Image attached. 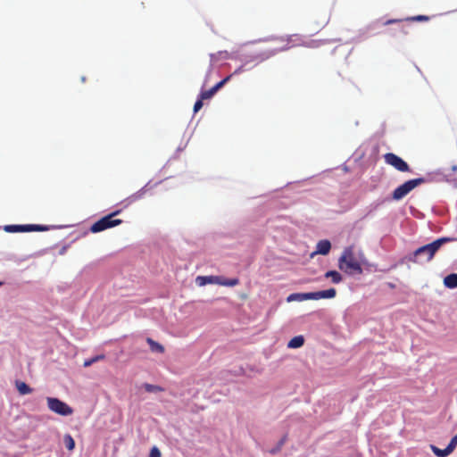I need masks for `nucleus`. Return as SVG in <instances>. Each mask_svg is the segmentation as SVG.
<instances>
[{"label": "nucleus", "instance_id": "393cba45", "mask_svg": "<svg viewBox=\"0 0 457 457\" xmlns=\"http://www.w3.org/2000/svg\"><path fill=\"white\" fill-rule=\"evenodd\" d=\"M145 388L147 392H154V391L162 390V388L160 386L150 385V384H145Z\"/></svg>", "mask_w": 457, "mask_h": 457}, {"label": "nucleus", "instance_id": "c85d7f7f", "mask_svg": "<svg viewBox=\"0 0 457 457\" xmlns=\"http://www.w3.org/2000/svg\"><path fill=\"white\" fill-rule=\"evenodd\" d=\"M96 362L100 361V360H104V354H100V355H96L94 357Z\"/></svg>", "mask_w": 457, "mask_h": 457}, {"label": "nucleus", "instance_id": "a211bd4d", "mask_svg": "<svg viewBox=\"0 0 457 457\" xmlns=\"http://www.w3.org/2000/svg\"><path fill=\"white\" fill-rule=\"evenodd\" d=\"M238 284H239V279L238 278L228 279V278H224L220 277V285H221V286L235 287V286H237Z\"/></svg>", "mask_w": 457, "mask_h": 457}, {"label": "nucleus", "instance_id": "0eeeda50", "mask_svg": "<svg viewBox=\"0 0 457 457\" xmlns=\"http://www.w3.org/2000/svg\"><path fill=\"white\" fill-rule=\"evenodd\" d=\"M385 162L396 170L401 172H409L411 170L409 164L401 157L393 153H386L384 154Z\"/></svg>", "mask_w": 457, "mask_h": 457}, {"label": "nucleus", "instance_id": "39448f33", "mask_svg": "<svg viewBox=\"0 0 457 457\" xmlns=\"http://www.w3.org/2000/svg\"><path fill=\"white\" fill-rule=\"evenodd\" d=\"M425 182V179L418 178L405 181L397 187L392 193V199L395 201L402 200L411 191Z\"/></svg>", "mask_w": 457, "mask_h": 457}, {"label": "nucleus", "instance_id": "2eb2a0df", "mask_svg": "<svg viewBox=\"0 0 457 457\" xmlns=\"http://www.w3.org/2000/svg\"><path fill=\"white\" fill-rule=\"evenodd\" d=\"M278 40L280 42H286L287 44L285 46L279 47L278 49H274V50L270 51L269 54H267V55H265L264 57L262 58V60L266 59V58H269L271 55L276 54L279 51H285V50L289 49L290 46H289V39L288 38L285 39V38L281 37V38H278Z\"/></svg>", "mask_w": 457, "mask_h": 457}, {"label": "nucleus", "instance_id": "412c9836", "mask_svg": "<svg viewBox=\"0 0 457 457\" xmlns=\"http://www.w3.org/2000/svg\"><path fill=\"white\" fill-rule=\"evenodd\" d=\"M407 21H428L429 17L427 15H416L406 19Z\"/></svg>", "mask_w": 457, "mask_h": 457}, {"label": "nucleus", "instance_id": "4468645a", "mask_svg": "<svg viewBox=\"0 0 457 457\" xmlns=\"http://www.w3.org/2000/svg\"><path fill=\"white\" fill-rule=\"evenodd\" d=\"M325 278H330L334 284H338L343 280L342 275L337 270H328L325 273Z\"/></svg>", "mask_w": 457, "mask_h": 457}, {"label": "nucleus", "instance_id": "9b49d317", "mask_svg": "<svg viewBox=\"0 0 457 457\" xmlns=\"http://www.w3.org/2000/svg\"><path fill=\"white\" fill-rule=\"evenodd\" d=\"M444 285L448 288L457 287V274L452 273L444 278Z\"/></svg>", "mask_w": 457, "mask_h": 457}, {"label": "nucleus", "instance_id": "b1692460", "mask_svg": "<svg viewBox=\"0 0 457 457\" xmlns=\"http://www.w3.org/2000/svg\"><path fill=\"white\" fill-rule=\"evenodd\" d=\"M203 101L204 99H202V97L199 96V99L195 103L194 112H197L201 110V108L203 107Z\"/></svg>", "mask_w": 457, "mask_h": 457}, {"label": "nucleus", "instance_id": "f257e3e1", "mask_svg": "<svg viewBox=\"0 0 457 457\" xmlns=\"http://www.w3.org/2000/svg\"><path fill=\"white\" fill-rule=\"evenodd\" d=\"M457 238L443 237L435 241L417 248L409 257V261L414 263L423 264L433 260L436 253L446 243L456 241Z\"/></svg>", "mask_w": 457, "mask_h": 457}, {"label": "nucleus", "instance_id": "20e7f679", "mask_svg": "<svg viewBox=\"0 0 457 457\" xmlns=\"http://www.w3.org/2000/svg\"><path fill=\"white\" fill-rule=\"evenodd\" d=\"M120 212V210L115 211L97 221H96L90 228V231L92 233H98L101 231H104L107 228H111L113 227H116L122 223V220L120 219H114L115 216H117Z\"/></svg>", "mask_w": 457, "mask_h": 457}, {"label": "nucleus", "instance_id": "ddd939ff", "mask_svg": "<svg viewBox=\"0 0 457 457\" xmlns=\"http://www.w3.org/2000/svg\"><path fill=\"white\" fill-rule=\"evenodd\" d=\"M146 342L150 346V349L152 352L162 353L164 352V347L159 344L158 342H155L150 337L146 338Z\"/></svg>", "mask_w": 457, "mask_h": 457}, {"label": "nucleus", "instance_id": "cd10ccee", "mask_svg": "<svg viewBox=\"0 0 457 457\" xmlns=\"http://www.w3.org/2000/svg\"><path fill=\"white\" fill-rule=\"evenodd\" d=\"M286 440H287V436H284L280 439V441H279V443H278V450H279V449H280V447L285 444Z\"/></svg>", "mask_w": 457, "mask_h": 457}, {"label": "nucleus", "instance_id": "2f4dec72", "mask_svg": "<svg viewBox=\"0 0 457 457\" xmlns=\"http://www.w3.org/2000/svg\"><path fill=\"white\" fill-rule=\"evenodd\" d=\"M452 170H453V171H456V170H457V165H453V166L452 167Z\"/></svg>", "mask_w": 457, "mask_h": 457}, {"label": "nucleus", "instance_id": "bb28decb", "mask_svg": "<svg viewBox=\"0 0 457 457\" xmlns=\"http://www.w3.org/2000/svg\"><path fill=\"white\" fill-rule=\"evenodd\" d=\"M95 362H96V361H95V359H94V357H93V358H91V359L86 360V361H84V364H83V365H84V367H89V366H91V365H92L93 363H95Z\"/></svg>", "mask_w": 457, "mask_h": 457}, {"label": "nucleus", "instance_id": "a878e982", "mask_svg": "<svg viewBox=\"0 0 457 457\" xmlns=\"http://www.w3.org/2000/svg\"><path fill=\"white\" fill-rule=\"evenodd\" d=\"M149 457H161V452L157 447H153L151 449Z\"/></svg>", "mask_w": 457, "mask_h": 457}, {"label": "nucleus", "instance_id": "dca6fc26", "mask_svg": "<svg viewBox=\"0 0 457 457\" xmlns=\"http://www.w3.org/2000/svg\"><path fill=\"white\" fill-rule=\"evenodd\" d=\"M431 450L437 457H446L453 453L448 447L440 449L435 445H431Z\"/></svg>", "mask_w": 457, "mask_h": 457}, {"label": "nucleus", "instance_id": "f8f14e48", "mask_svg": "<svg viewBox=\"0 0 457 457\" xmlns=\"http://www.w3.org/2000/svg\"><path fill=\"white\" fill-rule=\"evenodd\" d=\"M304 344V338L303 336L294 337L287 344L288 348H299Z\"/></svg>", "mask_w": 457, "mask_h": 457}, {"label": "nucleus", "instance_id": "aec40b11", "mask_svg": "<svg viewBox=\"0 0 457 457\" xmlns=\"http://www.w3.org/2000/svg\"><path fill=\"white\" fill-rule=\"evenodd\" d=\"M215 93H216V90H214V88L212 87L209 90H204V91L201 92L200 96L202 97V99L207 100V99L212 98L215 95Z\"/></svg>", "mask_w": 457, "mask_h": 457}, {"label": "nucleus", "instance_id": "7ed1b4c3", "mask_svg": "<svg viewBox=\"0 0 457 457\" xmlns=\"http://www.w3.org/2000/svg\"><path fill=\"white\" fill-rule=\"evenodd\" d=\"M336 295L337 291L335 288L309 293H293L287 296V301L290 303L294 301L302 302L305 300H320L322 298L330 299L334 298Z\"/></svg>", "mask_w": 457, "mask_h": 457}, {"label": "nucleus", "instance_id": "f03ea898", "mask_svg": "<svg viewBox=\"0 0 457 457\" xmlns=\"http://www.w3.org/2000/svg\"><path fill=\"white\" fill-rule=\"evenodd\" d=\"M338 268L347 274H361V264L354 256L353 247H346L338 260Z\"/></svg>", "mask_w": 457, "mask_h": 457}, {"label": "nucleus", "instance_id": "c756f323", "mask_svg": "<svg viewBox=\"0 0 457 457\" xmlns=\"http://www.w3.org/2000/svg\"><path fill=\"white\" fill-rule=\"evenodd\" d=\"M399 31H401V32H403L404 34L407 33V31L405 29V26H403V25L399 26Z\"/></svg>", "mask_w": 457, "mask_h": 457}, {"label": "nucleus", "instance_id": "5701e85b", "mask_svg": "<svg viewBox=\"0 0 457 457\" xmlns=\"http://www.w3.org/2000/svg\"><path fill=\"white\" fill-rule=\"evenodd\" d=\"M457 446V434L451 439L450 443L448 444L447 447L453 452V450Z\"/></svg>", "mask_w": 457, "mask_h": 457}, {"label": "nucleus", "instance_id": "423d86ee", "mask_svg": "<svg viewBox=\"0 0 457 457\" xmlns=\"http://www.w3.org/2000/svg\"><path fill=\"white\" fill-rule=\"evenodd\" d=\"M47 406L53 411L62 416H68L72 414L73 410L67 403L58 398L47 397Z\"/></svg>", "mask_w": 457, "mask_h": 457}, {"label": "nucleus", "instance_id": "9d476101", "mask_svg": "<svg viewBox=\"0 0 457 457\" xmlns=\"http://www.w3.org/2000/svg\"><path fill=\"white\" fill-rule=\"evenodd\" d=\"M196 282L200 286H204L206 284H219L220 282V277L219 276H198L196 278Z\"/></svg>", "mask_w": 457, "mask_h": 457}, {"label": "nucleus", "instance_id": "7c9ffc66", "mask_svg": "<svg viewBox=\"0 0 457 457\" xmlns=\"http://www.w3.org/2000/svg\"><path fill=\"white\" fill-rule=\"evenodd\" d=\"M398 21H397V20H389V21H386L385 24L386 25V24H390V23H394V22H398Z\"/></svg>", "mask_w": 457, "mask_h": 457}, {"label": "nucleus", "instance_id": "473e14b6", "mask_svg": "<svg viewBox=\"0 0 457 457\" xmlns=\"http://www.w3.org/2000/svg\"><path fill=\"white\" fill-rule=\"evenodd\" d=\"M3 285V283L0 281V286Z\"/></svg>", "mask_w": 457, "mask_h": 457}, {"label": "nucleus", "instance_id": "1a4fd4ad", "mask_svg": "<svg viewBox=\"0 0 457 457\" xmlns=\"http://www.w3.org/2000/svg\"><path fill=\"white\" fill-rule=\"evenodd\" d=\"M330 249L331 244L328 240H320L317 243L316 251L314 252V253L326 255L329 253Z\"/></svg>", "mask_w": 457, "mask_h": 457}, {"label": "nucleus", "instance_id": "f3484780", "mask_svg": "<svg viewBox=\"0 0 457 457\" xmlns=\"http://www.w3.org/2000/svg\"><path fill=\"white\" fill-rule=\"evenodd\" d=\"M16 388L21 395H28L32 392V388L29 387L25 382L17 381Z\"/></svg>", "mask_w": 457, "mask_h": 457}, {"label": "nucleus", "instance_id": "6e6552de", "mask_svg": "<svg viewBox=\"0 0 457 457\" xmlns=\"http://www.w3.org/2000/svg\"><path fill=\"white\" fill-rule=\"evenodd\" d=\"M48 228L44 225H6L4 230L9 233L16 232H32V231H46Z\"/></svg>", "mask_w": 457, "mask_h": 457}, {"label": "nucleus", "instance_id": "4be33fe9", "mask_svg": "<svg viewBox=\"0 0 457 457\" xmlns=\"http://www.w3.org/2000/svg\"><path fill=\"white\" fill-rule=\"evenodd\" d=\"M231 78V75L229 76H227L225 79H223L222 80H220V82H218L215 86H213V88L214 90H216V92L221 88L228 81H229Z\"/></svg>", "mask_w": 457, "mask_h": 457}, {"label": "nucleus", "instance_id": "6ab92c4d", "mask_svg": "<svg viewBox=\"0 0 457 457\" xmlns=\"http://www.w3.org/2000/svg\"><path fill=\"white\" fill-rule=\"evenodd\" d=\"M64 444L68 450L71 451L75 447V442L74 439L70 435H66L64 436Z\"/></svg>", "mask_w": 457, "mask_h": 457}]
</instances>
